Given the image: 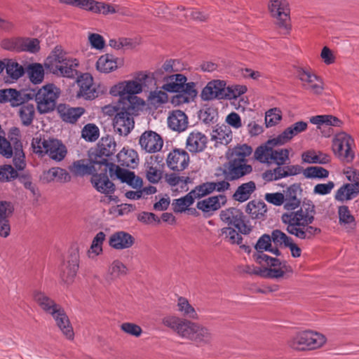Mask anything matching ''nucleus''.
<instances>
[{
  "label": "nucleus",
  "mask_w": 359,
  "mask_h": 359,
  "mask_svg": "<svg viewBox=\"0 0 359 359\" xmlns=\"http://www.w3.org/2000/svg\"><path fill=\"white\" fill-rule=\"evenodd\" d=\"M344 174L351 183L344 184L335 192L334 199L341 203L351 201L359 194V172L348 167L344 170Z\"/></svg>",
  "instance_id": "nucleus-11"
},
{
  "label": "nucleus",
  "mask_w": 359,
  "mask_h": 359,
  "mask_svg": "<svg viewBox=\"0 0 359 359\" xmlns=\"http://www.w3.org/2000/svg\"><path fill=\"white\" fill-rule=\"evenodd\" d=\"M337 212L340 225L349 229L355 228L356 224L354 216L351 214L347 205H342L339 206Z\"/></svg>",
  "instance_id": "nucleus-40"
},
{
  "label": "nucleus",
  "mask_w": 359,
  "mask_h": 359,
  "mask_svg": "<svg viewBox=\"0 0 359 359\" xmlns=\"http://www.w3.org/2000/svg\"><path fill=\"white\" fill-rule=\"evenodd\" d=\"M22 51L32 53L38 52L40 49L39 41L37 39H22L21 40Z\"/></svg>",
  "instance_id": "nucleus-64"
},
{
  "label": "nucleus",
  "mask_w": 359,
  "mask_h": 359,
  "mask_svg": "<svg viewBox=\"0 0 359 359\" xmlns=\"http://www.w3.org/2000/svg\"><path fill=\"white\" fill-rule=\"evenodd\" d=\"M301 191L299 184H293L283 191V208L290 212L283 213L281 220L289 234L302 240H311L321 230L311 225L315 219V205L311 201H304L301 204L298 197Z\"/></svg>",
  "instance_id": "nucleus-1"
},
{
  "label": "nucleus",
  "mask_w": 359,
  "mask_h": 359,
  "mask_svg": "<svg viewBox=\"0 0 359 359\" xmlns=\"http://www.w3.org/2000/svg\"><path fill=\"white\" fill-rule=\"evenodd\" d=\"M117 160L119 164L124 167H133L137 164V154L133 149H123L117 154Z\"/></svg>",
  "instance_id": "nucleus-48"
},
{
  "label": "nucleus",
  "mask_w": 359,
  "mask_h": 359,
  "mask_svg": "<svg viewBox=\"0 0 359 359\" xmlns=\"http://www.w3.org/2000/svg\"><path fill=\"white\" fill-rule=\"evenodd\" d=\"M188 117L181 110L172 111L168 118V127L177 132H183L188 127Z\"/></svg>",
  "instance_id": "nucleus-31"
},
{
  "label": "nucleus",
  "mask_w": 359,
  "mask_h": 359,
  "mask_svg": "<svg viewBox=\"0 0 359 359\" xmlns=\"http://www.w3.org/2000/svg\"><path fill=\"white\" fill-rule=\"evenodd\" d=\"M290 151L287 149H273L271 148L270 153V163L274 162L278 165H284L290 161Z\"/></svg>",
  "instance_id": "nucleus-52"
},
{
  "label": "nucleus",
  "mask_w": 359,
  "mask_h": 359,
  "mask_svg": "<svg viewBox=\"0 0 359 359\" xmlns=\"http://www.w3.org/2000/svg\"><path fill=\"white\" fill-rule=\"evenodd\" d=\"M95 8V13L102 14L104 15L120 12V6L111 5L104 2L97 1Z\"/></svg>",
  "instance_id": "nucleus-58"
},
{
  "label": "nucleus",
  "mask_w": 359,
  "mask_h": 359,
  "mask_svg": "<svg viewBox=\"0 0 359 359\" xmlns=\"http://www.w3.org/2000/svg\"><path fill=\"white\" fill-rule=\"evenodd\" d=\"M81 137L86 140L94 142L99 137V129L95 124L88 123L83 128Z\"/></svg>",
  "instance_id": "nucleus-56"
},
{
  "label": "nucleus",
  "mask_w": 359,
  "mask_h": 359,
  "mask_svg": "<svg viewBox=\"0 0 359 359\" xmlns=\"http://www.w3.org/2000/svg\"><path fill=\"white\" fill-rule=\"evenodd\" d=\"M208 137L200 131L190 133L186 142V148L191 153L196 154L205 150L207 147Z\"/></svg>",
  "instance_id": "nucleus-26"
},
{
  "label": "nucleus",
  "mask_w": 359,
  "mask_h": 359,
  "mask_svg": "<svg viewBox=\"0 0 359 359\" xmlns=\"http://www.w3.org/2000/svg\"><path fill=\"white\" fill-rule=\"evenodd\" d=\"M245 212L252 219H264L267 212L266 205L262 201L252 200L247 204Z\"/></svg>",
  "instance_id": "nucleus-37"
},
{
  "label": "nucleus",
  "mask_w": 359,
  "mask_h": 359,
  "mask_svg": "<svg viewBox=\"0 0 359 359\" xmlns=\"http://www.w3.org/2000/svg\"><path fill=\"white\" fill-rule=\"evenodd\" d=\"M354 140L345 132L337 133L332 140V151L334 154L346 163H351L354 159Z\"/></svg>",
  "instance_id": "nucleus-13"
},
{
  "label": "nucleus",
  "mask_w": 359,
  "mask_h": 359,
  "mask_svg": "<svg viewBox=\"0 0 359 359\" xmlns=\"http://www.w3.org/2000/svg\"><path fill=\"white\" fill-rule=\"evenodd\" d=\"M14 207L11 202L0 201V236L6 238L9 236L11 226L9 218L12 216Z\"/></svg>",
  "instance_id": "nucleus-25"
},
{
  "label": "nucleus",
  "mask_w": 359,
  "mask_h": 359,
  "mask_svg": "<svg viewBox=\"0 0 359 359\" xmlns=\"http://www.w3.org/2000/svg\"><path fill=\"white\" fill-rule=\"evenodd\" d=\"M269 10L271 16L276 20L277 27L281 33L287 34L291 30L290 9L286 0H270Z\"/></svg>",
  "instance_id": "nucleus-10"
},
{
  "label": "nucleus",
  "mask_w": 359,
  "mask_h": 359,
  "mask_svg": "<svg viewBox=\"0 0 359 359\" xmlns=\"http://www.w3.org/2000/svg\"><path fill=\"white\" fill-rule=\"evenodd\" d=\"M297 77L302 82L304 88L314 94H320L323 90V82L320 78L311 72L300 68L297 70Z\"/></svg>",
  "instance_id": "nucleus-17"
},
{
  "label": "nucleus",
  "mask_w": 359,
  "mask_h": 359,
  "mask_svg": "<svg viewBox=\"0 0 359 359\" xmlns=\"http://www.w3.org/2000/svg\"><path fill=\"white\" fill-rule=\"evenodd\" d=\"M177 311L184 317L197 320L198 315L196 309L191 305L188 299L184 297H179L177 301Z\"/></svg>",
  "instance_id": "nucleus-42"
},
{
  "label": "nucleus",
  "mask_w": 359,
  "mask_h": 359,
  "mask_svg": "<svg viewBox=\"0 0 359 359\" xmlns=\"http://www.w3.org/2000/svg\"><path fill=\"white\" fill-rule=\"evenodd\" d=\"M219 217L223 222L234 226L241 233L248 234L251 231L250 226L245 222L243 213L238 208H229L222 210Z\"/></svg>",
  "instance_id": "nucleus-15"
},
{
  "label": "nucleus",
  "mask_w": 359,
  "mask_h": 359,
  "mask_svg": "<svg viewBox=\"0 0 359 359\" xmlns=\"http://www.w3.org/2000/svg\"><path fill=\"white\" fill-rule=\"evenodd\" d=\"M137 107L130 103L122 104V107L114 118V130L120 135H128L134 128L133 116L137 114Z\"/></svg>",
  "instance_id": "nucleus-12"
},
{
  "label": "nucleus",
  "mask_w": 359,
  "mask_h": 359,
  "mask_svg": "<svg viewBox=\"0 0 359 359\" xmlns=\"http://www.w3.org/2000/svg\"><path fill=\"white\" fill-rule=\"evenodd\" d=\"M187 81V77L180 74L171 75L168 77V82L163 86V88L168 92H178L182 89Z\"/></svg>",
  "instance_id": "nucleus-44"
},
{
  "label": "nucleus",
  "mask_w": 359,
  "mask_h": 359,
  "mask_svg": "<svg viewBox=\"0 0 359 359\" xmlns=\"http://www.w3.org/2000/svg\"><path fill=\"white\" fill-rule=\"evenodd\" d=\"M226 203V196L219 194L198 201L196 204V208L203 212L205 217H210L215 211L224 205Z\"/></svg>",
  "instance_id": "nucleus-19"
},
{
  "label": "nucleus",
  "mask_w": 359,
  "mask_h": 359,
  "mask_svg": "<svg viewBox=\"0 0 359 359\" xmlns=\"http://www.w3.org/2000/svg\"><path fill=\"white\" fill-rule=\"evenodd\" d=\"M107 162L106 158L101 160H92L90 163L86 164L84 160L75 161L72 165L71 170L77 175H93L97 171V168L100 169L102 164Z\"/></svg>",
  "instance_id": "nucleus-27"
},
{
  "label": "nucleus",
  "mask_w": 359,
  "mask_h": 359,
  "mask_svg": "<svg viewBox=\"0 0 359 359\" xmlns=\"http://www.w3.org/2000/svg\"><path fill=\"white\" fill-rule=\"evenodd\" d=\"M109 273L112 278H116L127 273L126 266L119 260H114L109 266Z\"/></svg>",
  "instance_id": "nucleus-63"
},
{
  "label": "nucleus",
  "mask_w": 359,
  "mask_h": 359,
  "mask_svg": "<svg viewBox=\"0 0 359 359\" xmlns=\"http://www.w3.org/2000/svg\"><path fill=\"white\" fill-rule=\"evenodd\" d=\"M166 163L171 170L182 171L189 165V156L184 149H175L168 155Z\"/></svg>",
  "instance_id": "nucleus-21"
},
{
  "label": "nucleus",
  "mask_w": 359,
  "mask_h": 359,
  "mask_svg": "<svg viewBox=\"0 0 359 359\" xmlns=\"http://www.w3.org/2000/svg\"><path fill=\"white\" fill-rule=\"evenodd\" d=\"M25 98L20 91L13 88L0 90V103L10 102L12 107L20 106L18 115L25 126L32 124L35 116V107L33 104H24Z\"/></svg>",
  "instance_id": "nucleus-4"
},
{
  "label": "nucleus",
  "mask_w": 359,
  "mask_h": 359,
  "mask_svg": "<svg viewBox=\"0 0 359 359\" xmlns=\"http://www.w3.org/2000/svg\"><path fill=\"white\" fill-rule=\"evenodd\" d=\"M4 65V69H6L7 74L12 79L17 80L25 73L23 67L13 60H6Z\"/></svg>",
  "instance_id": "nucleus-50"
},
{
  "label": "nucleus",
  "mask_w": 359,
  "mask_h": 359,
  "mask_svg": "<svg viewBox=\"0 0 359 359\" xmlns=\"http://www.w3.org/2000/svg\"><path fill=\"white\" fill-rule=\"evenodd\" d=\"M263 252H264L257 251V253L253 255L254 259L259 264H262V262H264L270 266L273 267V269H284L283 271V276L285 273H291L292 271L291 266L287 264L285 262H280L278 259L271 257Z\"/></svg>",
  "instance_id": "nucleus-32"
},
{
  "label": "nucleus",
  "mask_w": 359,
  "mask_h": 359,
  "mask_svg": "<svg viewBox=\"0 0 359 359\" xmlns=\"http://www.w3.org/2000/svg\"><path fill=\"white\" fill-rule=\"evenodd\" d=\"M162 324L179 337L199 345H209L214 339L210 327L176 315L164 316Z\"/></svg>",
  "instance_id": "nucleus-2"
},
{
  "label": "nucleus",
  "mask_w": 359,
  "mask_h": 359,
  "mask_svg": "<svg viewBox=\"0 0 359 359\" xmlns=\"http://www.w3.org/2000/svg\"><path fill=\"white\" fill-rule=\"evenodd\" d=\"M139 143L144 150L149 153H155L161 149L163 142L156 133L148 130L142 134Z\"/></svg>",
  "instance_id": "nucleus-23"
},
{
  "label": "nucleus",
  "mask_w": 359,
  "mask_h": 359,
  "mask_svg": "<svg viewBox=\"0 0 359 359\" xmlns=\"http://www.w3.org/2000/svg\"><path fill=\"white\" fill-rule=\"evenodd\" d=\"M229 180L219 181V182H205L201 185H198V191H201V196L203 197L211 194L214 191H217L219 192L224 191L230 188V184L228 182Z\"/></svg>",
  "instance_id": "nucleus-39"
},
{
  "label": "nucleus",
  "mask_w": 359,
  "mask_h": 359,
  "mask_svg": "<svg viewBox=\"0 0 359 359\" xmlns=\"http://www.w3.org/2000/svg\"><path fill=\"white\" fill-rule=\"evenodd\" d=\"M196 84L194 82L185 83L182 89L178 90L177 93H181L180 95L184 99V102H188L191 99L196 96L197 92L195 89Z\"/></svg>",
  "instance_id": "nucleus-62"
},
{
  "label": "nucleus",
  "mask_w": 359,
  "mask_h": 359,
  "mask_svg": "<svg viewBox=\"0 0 359 359\" xmlns=\"http://www.w3.org/2000/svg\"><path fill=\"white\" fill-rule=\"evenodd\" d=\"M256 190V184L253 181L243 183L238 187L233 194V199L240 203L248 201Z\"/></svg>",
  "instance_id": "nucleus-38"
},
{
  "label": "nucleus",
  "mask_w": 359,
  "mask_h": 359,
  "mask_svg": "<svg viewBox=\"0 0 359 359\" xmlns=\"http://www.w3.org/2000/svg\"><path fill=\"white\" fill-rule=\"evenodd\" d=\"M78 61L68 57L61 47L56 46L44 62L45 68L57 76L74 78L77 75Z\"/></svg>",
  "instance_id": "nucleus-3"
},
{
  "label": "nucleus",
  "mask_w": 359,
  "mask_h": 359,
  "mask_svg": "<svg viewBox=\"0 0 359 359\" xmlns=\"http://www.w3.org/2000/svg\"><path fill=\"white\" fill-rule=\"evenodd\" d=\"M27 72L30 81L33 83L38 84L43 81L44 78V69L42 65L39 63L29 65Z\"/></svg>",
  "instance_id": "nucleus-47"
},
{
  "label": "nucleus",
  "mask_w": 359,
  "mask_h": 359,
  "mask_svg": "<svg viewBox=\"0 0 359 359\" xmlns=\"http://www.w3.org/2000/svg\"><path fill=\"white\" fill-rule=\"evenodd\" d=\"M149 102L151 105L158 107L168 101V95L162 90L151 91L149 95Z\"/></svg>",
  "instance_id": "nucleus-61"
},
{
  "label": "nucleus",
  "mask_w": 359,
  "mask_h": 359,
  "mask_svg": "<svg viewBox=\"0 0 359 359\" xmlns=\"http://www.w3.org/2000/svg\"><path fill=\"white\" fill-rule=\"evenodd\" d=\"M103 172L97 174L95 172L91 177V183L96 190L102 194H110L114 192L115 185L111 182L107 175V162L102 165Z\"/></svg>",
  "instance_id": "nucleus-22"
},
{
  "label": "nucleus",
  "mask_w": 359,
  "mask_h": 359,
  "mask_svg": "<svg viewBox=\"0 0 359 359\" xmlns=\"http://www.w3.org/2000/svg\"><path fill=\"white\" fill-rule=\"evenodd\" d=\"M284 269H276L271 268L261 269L255 266L246 265L243 268V272L248 274L257 275L267 278H278L283 277Z\"/></svg>",
  "instance_id": "nucleus-35"
},
{
  "label": "nucleus",
  "mask_w": 359,
  "mask_h": 359,
  "mask_svg": "<svg viewBox=\"0 0 359 359\" xmlns=\"http://www.w3.org/2000/svg\"><path fill=\"white\" fill-rule=\"evenodd\" d=\"M44 180L46 182H52L55 180L67 182L70 179V176L68 172L60 168H52L47 172H44Z\"/></svg>",
  "instance_id": "nucleus-51"
},
{
  "label": "nucleus",
  "mask_w": 359,
  "mask_h": 359,
  "mask_svg": "<svg viewBox=\"0 0 359 359\" xmlns=\"http://www.w3.org/2000/svg\"><path fill=\"white\" fill-rule=\"evenodd\" d=\"M272 241L276 246L284 245L287 247L293 240L291 237L279 229H275L271 232Z\"/></svg>",
  "instance_id": "nucleus-55"
},
{
  "label": "nucleus",
  "mask_w": 359,
  "mask_h": 359,
  "mask_svg": "<svg viewBox=\"0 0 359 359\" xmlns=\"http://www.w3.org/2000/svg\"><path fill=\"white\" fill-rule=\"evenodd\" d=\"M302 161L307 163L325 164L330 162V156L321 151H308L302 154Z\"/></svg>",
  "instance_id": "nucleus-41"
},
{
  "label": "nucleus",
  "mask_w": 359,
  "mask_h": 359,
  "mask_svg": "<svg viewBox=\"0 0 359 359\" xmlns=\"http://www.w3.org/2000/svg\"><path fill=\"white\" fill-rule=\"evenodd\" d=\"M304 176L308 179H323L329 176V171L323 167L311 166L304 170Z\"/></svg>",
  "instance_id": "nucleus-53"
},
{
  "label": "nucleus",
  "mask_w": 359,
  "mask_h": 359,
  "mask_svg": "<svg viewBox=\"0 0 359 359\" xmlns=\"http://www.w3.org/2000/svg\"><path fill=\"white\" fill-rule=\"evenodd\" d=\"M122 65V61L114 55L105 54L101 55L96 62L97 69L102 73H109L116 70Z\"/></svg>",
  "instance_id": "nucleus-34"
},
{
  "label": "nucleus",
  "mask_w": 359,
  "mask_h": 359,
  "mask_svg": "<svg viewBox=\"0 0 359 359\" xmlns=\"http://www.w3.org/2000/svg\"><path fill=\"white\" fill-rule=\"evenodd\" d=\"M60 93V88L53 83L47 84L39 89L34 95L39 113L43 114L53 111Z\"/></svg>",
  "instance_id": "nucleus-9"
},
{
  "label": "nucleus",
  "mask_w": 359,
  "mask_h": 359,
  "mask_svg": "<svg viewBox=\"0 0 359 359\" xmlns=\"http://www.w3.org/2000/svg\"><path fill=\"white\" fill-rule=\"evenodd\" d=\"M147 78V75L140 74L138 77L140 82L128 81L119 83L111 88L110 93L114 96H119V101L122 104L130 103L137 107L143 102L135 95L142 92V83Z\"/></svg>",
  "instance_id": "nucleus-6"
},
{
  "label": "nucleus",
  "mask_w": 359,
  "mask_h": 359,
  "mask_svg": "<svg viewBox=\"0 0 359 359\" xmlns=\"http://www.w3.org/2000/svg\"><path fill=\"white\" fill-rule=\"evenodd\" d=\"M252 172V167L248 164V160L231 158L224 165L223 175L226 180H237Z\"/></svg>",
  "instance_id": "nucleus-14"
},
{
  "label": "nucleus",
  "mask_w": 359,
  "mask_h": 359,
  "mask_svg": "<svg viewBox=\"0 0 359 359\" xmlns=\"http://www.w3.org/2000/svg\"><path fill=\"white\" fill-rule=\"evenodd\" d=\"M310 122L317 125L320 128V126H332L339 127L342 124V121L336 116L332 115H318L310 118Z\"/></svg>",
  "instance_id": "nucleus-45"
},
{
  "label": "nucleus",
  "mask_w": 359,
  "mask_h": 359,
  "mask_svg": "<svg viewBox=\"0 0 359 359\" xmlns=\"http://www.w3.org/2000/svg\"><path fill=\"white\" fill-rule=\"evenodd\" d=\"M84 111L85 110L82 107H64L63 109H60L62 119L65 122L71 123H75L83 114Z\"/></svg>",
  "instance_id": "nucleus-46"
},
{
  "label": "nucleus",
  "mask_w": 359,
  "mask_h": 359,
  "mask_svg": "<svg viewBox=\"0 0 359 359\" xmlns=\"http://www.w3.org/2000/svg\"><path fill=\"white\" fill-rule=\"evenodd\" d=\"M8 137L9 141L0 136V154L7 158L13 157L15 168L22 170L25 168L26 163L19 129L16 128L12 129Z\"/></svg>",
  "instance_id": "nucleus-5"
},
{
  "label": "nucleus",
  "mask_w": 359,
  "mask_h": 359,
  "mask_svg": "<svg viewBox=\"0 0 359 359\" xmlns=\"http://www.w3.org/2000/svg\"><path fill=\"white\" fill-rule=\"evenodd\" d=\"M231 130L226 125H217L211 133V140L215 142L216 146L217 144L226 145L231 141Z\"/></svg>",
  "instance_id": "nucleus-36"
},
{
  "label": "nucleus",
  "mask_w": 359,
  "mask_h": 359,
  "mask_svg": "<svg viewBox=\"0 0 359 359\" xmlns=\"http://www.w3.org/2000/svg\"><path fill=\"white\" fill-rule=\"evenodd\" d=\"M22 38H11L3 39L1 42L2 48L9 51H22Z\"/></svg>",
  "instance_id": "nucleus-59"
},
{
  "label": "nucleus",
  "mask_w": 359,
  "mask_h": 359,
  "mask_svg": "<svg viewBox=\"0 0 359 359\" xmlns=\"http://www.w3.org/2000/svg\"><path fill=\"white\" fill-rule=\"evenodd\" d=\"M32 147L34 153L41 156L48 155L50 159L57 162L62 161L67 154V147L62 141L54 138L34 137Z\"/></svg>",
  "instance_id": "nucleus-7"
},
{
  "label": "nucleus",
  "mask_w": 359,
  "mask_h": 359,
  "mask_svg": "<svg viewBox=\"0 0 359 359\" xmlns=\"http://www.w3.org/2000/svg\"><path fill=\"white\" fill-rule=\"evenodd\" d=\"M201 97L203 100L227 97L226 83L219 80H214L209 82L203 89Z\"/></svg>",
  "instance_id": "nucleus-20"
},
{
  "label": "nucleus",
  "mask_w": 359,
  "mask_h": 359,
  "mask_svg": "<svg viewBox=\"0 0 359 359\" xmlns=\"http://www.w3.org/2000/svg\"><path fill=\"white\" fill-rule=\"evenodd\" d=\"M135 238L129 233L120 231L111 235L109 245L115 250L128 249L133 245Z\"/></svg>",
  "instance_id": "nucleus-28"
},
{
  "label": "nucleus",
  "mask_w": 359,
  "mask_h": 359,
  "mask_svg": "<svg viewBox=\"0 0 359 359\" xmlns=\"http://www.w3.org/2000/svg\"><path fill=\"white\" fill-rule=\"evenodd\" d=\"M282 118V114L280 109L273 108L266 112L265 123L267 128L276 126Z\"/></svg>",
  "instance_id": "nucleus-57"
},
{
  "label": "nucleus",
  "mask_w": 359,
  "mask_h": 359,
  "mask_svg": "<svg viewBox=\"0 0 359 359\" xmlns=\"http://www.w3.org/2000/svg\"><path fill=\"white\" fill-rule=\"evenodd\" d=\"M284 168L282 165H278L276 168L267 170L262 173V178L266 182L276 181L285 178Z\"/></svg>",
  "instance_id": "nucleus-54"
},
{
  "label": "nucleus",
  "mask_w": 359,
  "mask_h": 359,
  "mask_svg": "<svg viewBox=\"0 0 359 359\" xmlns=\"http://www.w3.org/2000/svg\"><path fill=\"white\" fill-rule=\"evenodd\" d=\"M179 62L175 60H166L162 67L156 70L154 75L156 79H162L163 80H168V76L172 72H176L180 70L177 67Z\"/></svg>",
  "instance_id": "nucleus-43"
},
{
  "label": "nucleus",
  "mask_w": 359,
  "mask_h": 359,
  "mask_svg": "<svg viewBox=\"0 0 359 359\" xmlns=\"http://www.w3.org/2000/svg\"><path fill=\"white\" fill-rule=\"evenodd\" d=\"M325 335L317 332L306 330L299 332L290 338L288 346L298 351L316 349L322 347L326 343Z\"/></svg>",
  "instance_id": "nucleus-8"
},
{
  "label": "nucleus",
  "mask_w": 359,
  "mask_h": 359,
  "mask_svg": "<svg viewBox=\"0 0 359 359\" xmlns=\"http://www.w3.org/2000/svg\"><path fill=\"white\" fill-rule=\"evenodd\" d=\"M198 189L199 188L197 186L184 197L173 200L172 205L173 207L174 212H182L194 203L196 198H202L203 196H201V193Z\"/></svg>",
  "instance_id": "nucleus-30"
},
{
  "label": "nucleus",
  "mask_w": 359,
  "mask_h": 359,
  "mask_svg": "<svg viewBox=\"0 0 359 359\" xmlns=\"http://www.w3.org/2000/svg\"><path fill=\"white\" fill-rule=\"evenodd\" d=\"M79 269V255L72 253L60 266V276L62 280L69 284L73 282Z\"/></svg>",
  "instance_id": "nucleus-18"
},
{
  "label": "nucleus",
  "mask_w": 359,
  "mask_h": 359,
  "mask_svg": "<svg viewBox=\"0 0 359 359\" xmlns=\"http://www.w3.org/2000/svg\"><path fill=\"white\" fill-rule=\"evenodd\" d=\"M77 83L79 86V90L77 93L78 97L86 100H92L97 96L95 88L93 87V79L90 74L88 73L82 74L78 78Z\"/></svg>",
  "instance_id": "nucleus-24"
},
{
  "label": "nucleus",
  "mask_w": 359,
  "mask_h": 359,
  "mask_svg": "<svg viewBox=\"0 0 359 359\" xmlns=\"http://www.w3.org/2000/svg\"><path fill=\"white\" fill-rule=\"evenodd\" d=\"M33 297L39 307L44 312L50 315L54 314L56 310L61 306L46 293L41 291H35L34 292Z\"/></svg>",
  "instance_id": "nucleus-33"
},
{
  "label": "nucleus",
  "mask_w": 359,
  "mask_h": 359,
  "mask_svg": "<svg viewBox=\"0 0 359 359\" xmlns=\"http://www.w3.org/2000/svg\"><path fill=\"white\" fill-rule=\"evenodd\" d=\"M115 169V175L118 179L122 182L128 184L130 182L131 179L134 177V172L130 170L120 168L119 166H115L111 165L109 168V172L111 173Z\"/></svg>",
  "instance_id": "nucleus-60"
},
{
  "label": "nucleus",
  "mask_w": 359,
  "mask_h": 359,
  "mask_svg": "<svg viewBox=\"0 0 359 359\" xmlns=\"http://www.w3.org/2000/svg\"><path fill=\"white\" fill-rule=\"evenodd\" d=\"M308 128V123L305 121H297L286 129L277 137L269 140L268 144L272 146L283 145L290 141L294 136L305 131Z\"/></svg>",
  "instance_id": "nucleus-16"
},
{
  "label": "nucleus",
  "mask_w": 359,
  "mask_h": 359,
  "mask_svg": "<svg viewBox=\"0 0 359 359\" xmlns=\"http://www.w3.org/2000/svg\"><path fill=\"white\" fill-rule=\"evenodd\" d=\"M116 144L114 140L107 136L102 137L99 144V154L102 156H110L114 154L116 151Z\"/></svg>",
  "instance_id": "nucleus-49"
},
{
  "label": "nucleus",
  "mask_w": 359,
  "mask_h": 359,
  "mask_svg": "<svg viewBox=\"0 0 359 359\" xmlns=\"http://www.w3.org/2000/svg\"><path fill=\"white\" fill-rule=\"evenodd\" d=\"M55 320L57 326L61 330L62 334L68 339L74 338V331L72 326L69 322V318L65 312L64 309L60 306L54 314H51Z\"/></svg>",
  "instance_id": "nucleus-29"
}]
</instances>
